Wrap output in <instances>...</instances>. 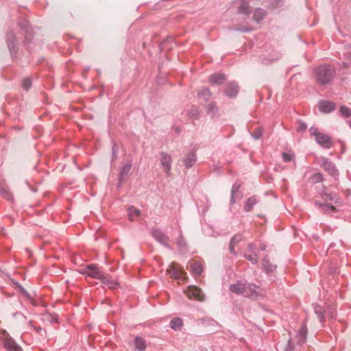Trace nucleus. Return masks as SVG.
<instances>
[{
    "mask_svg": "<svg viewBox=\"0 0 351 351\" xmlns=\"http://www.w3.org/2000/svg\"><path fill=\"white\" fill-rule=\"evenodd\" d=\"M21 293L25 295V292H27L24 288L21 287Z\"/></svg>",
    "mask_w": 351,
    "mask_h": 351,
    "instance_id": "51",
    "label": "nucleus"
},
{
    "mask_svg": "<svg viewBox=\"0 0 351 351\" xmlns=\"http://www.w3.org/2000/svg\"><path fill=\"white\" fill-rule=\"evenodd\" d=\"M259 202V199L257 196L253 195L250 197L245 202V204L243 207V210L245 212H250L252 210L254 205H256Z\"/></svg>",
    "mask_w": 351,
    "mask_h": 351,
    "instance_id": "22",
    "label": "nucleus"
},
{
    "mask_svg": "<svg viewBox=\"0 0 351 351\" xmlns=\"http://www.w3.org/2000/svg\"><path fill=\"white\" fill-rule=\"evenodd\" d=\"M112 156H113L112 160L114 161L117 158V155L116 151H115V145H114L112 147Z\"/></svg>",
    "mask_w": 351,
    "mask_h": 351,
    "instance_id": "47",
    "label": "nucleus"
},
{
    "mask_svg": "<svg viewBox=\"0 0 351 351\" xmlns=\"http://www.w3.org/2000/svg\"><path fill=\"white\" fill-rule=\"evenodd\" d=\"M318 108L323 113H330L336 108V104L331 101L320 100L318 103Z\"/></svg>",
    "mask_w": 351,
    "mask_h": 351,
    "instance_id": "12",
    "label": "nucleus"
},
{
    "mask_svg": "<svg viewBox=\"0 0 351 351\" xmlns=\"http://www.w3.org/2000/svg\"><path fill=\"white\" fill-rule=\"evenodd\" d=\"M4 192H5V189H2V190L0 191V193H4Z\"/></svg>",
    "mask_w": 351,
    "mask_h": 351,
    "instance_id": "56",
    "label": "nucleus"
},
{
    "mask_svg": "<svg viewBox=\"0 0 351 351\" xmlns=\"http://www.w3.org/2000/svg\"><path fill=\"white\" fill-rule=\"evenodd\" d=\"M239 85L236 82H230L225 88V95L230 98H235L239 93Z\"/></svg>",
    "mask_w": 351,
    "mask_h": 351,
    "instance_id": "13",
    "label": "nucleus"
},
{
    "mask_svg": "<svg viewBox=\"0 0 351 351\" xmlns=\"http://www.w3.org/2000/svg\"><path fill=\"white\" fill-rule=\"evenodd\" d=\"M43 320L50 324L56 323L58 321V316L55 313H45L42 315Z\"/></svg>",
    "mask_w": 351,
    "mask_h": 351,
    "instance_id": "28",
    "label": "nucleus"
},
{
    "mask_svg": "<svg viewBox=\"0 0 351 351\" xmlns=\"http://www.w3.org/2000/svg\"><path fill=\"white\" fill-rule=\"evenodd\" d=\"M19 27V33L24 36V44L29 49L30 44L34 36V32L30 25L29 21L25 19H21L18 22Z\"/></svg>",
    "mask_w": 351,
    "mask_h": 351,
    "instance_id": "3",
    "label": "nucleus"
},
{
    "mask_svg": "<svg viewBox=\"0 0 351 351\" xmlns=\"http://www.w3.org/2000/svg\"><path fill=\"white\" fill-rule=\"evenodd\" d=\"M248 0H240V5L238 8V12L241 14L248 15L251 13V8L249 5Z\"/></svg>",
    "mask_w": 351,
    "mask_h": 351,
    "instance_id": "21",
    "label": "nucleus"
},
{
    "mask_svg": "<svg viewBox=\"0 0 351 351\" xmlns=\"http://www.w3.org/2000/svg\"><path fill=\"white\" fill-rule=\"evenodd\" d=\"M282 157L283 161L285 162H287L291 161L293 160L294 156L289 153L282 152Z\"/></svg>",
    "mask_w": 351,
    "mask_h": 351,
    "instance_id": "41",
    "label": "nucleus"
},
{
    "mask_svg": "<svg viewBox=\"0 0 351 351\" xmlns=\"http://www.w3.org/2000/svg\"><path fill=\"white\" fill-rule=\"evenodd\" d=\"M229 289L234 293L254 300L264 299L267 295L266 288L247 280H238L236 283L230 285Z\"/></svg>",
    "mask_w": 351,
    "mask_h": 351,
    "instance_id": "1",
    "label": "nucleus"
},
{
    "mask_svg": "<svg viewBox=\"0 0 351 351\" xmlns=\"http://www.w3.org/2000/svg\"><path fill=\"white\" fill-rule=\"evenodd\" d=\"M263 128L261 126H258L256 128L253 132H251L252 136L256 139H260L263 135Z\"/></svg>",
    "mask_w": 351,
    "mask_h": 351,
    "instance_id": "38",
    "label": "nucleus"
},
{
    "mask_svg": "<svg viewBox=\"0 0 351 351\" xmlns=\"http://www.w3.org/2000/svg\"><path fill=\"white\" fill-rule=\"evenodd\" d=\"M134 343L135 348L138 351H145L146 349V341L145 340L140 337L136 336L134 339Z\"/></svg>",
    "mask_w": 351,
    "mask_h": 351,
    "instance_id": "24",
    "label": "nucleus"
},
{
    "mask_svg": "<svg viewBox=\"0 0 351 351\" xmlns=\"http://www.w3.org/2000/svg\"><path fill=\"white\" fill-rule=\"evenodd\" d=\"M320 167L324 169L330 176L337 178L339 175V171L336 167V165L329 158L322 156L319 158Z\"/></svg>",
    "mask_w": 351,
    "mask_h": 351,
    "instance_id": "5",
    "label": "nucleus"
},
{
    "mask_svg": "<svg viewBox=\"0 0 351 351\" xmlns=\"http://www.w3.org/2000/svg\"><path fill=\"white\" fill-rule=\"evenodd\" d=\"M266 12L262 8H256L254 11L253 19L256 23H259L265 17Z\"/></svg>",
    "mask_w": 351,
    "mask_h": 351,
    "instance_id": "26",
    "label": "nucleus"
},
{
    "mask_svg": "<svg viewBox=\"0 0 351 351\" xmlns=\"http://www.w3.org/2000/svg\"><path fill=\"white\" fill-rule=\"evenodd\" d=\"M348 123H349V125H350V127L351 128V119L348 121Z\"/></svg>",
    "mask_w": 351,
    "mask_h": 351,
    "instance_id": "55",
    "label": "nucleus"
},
{
    "mask_svg": "<svg viewBox=\"0 0 351 351\" xmlns=\"http://www.w3.org/2000/svg\"><path fill=\"white\" fill-rule=\"evenodd\" d=\"M21 293L25 295V292H27L24 288L21 287Z\"/></svg>",
    "mask_w": 351,
    "mask_h": 351,
    "instance_id": "50",
    "label": "nucleus"
},
{
    "mask_svg": "<svg viewBox=\"0 0 351 351\" xmlns=\"http://www.w3.org/2000/svg\"><path fill=\"white\" fill-rule=\"evenodd\" d=\"M186 294L189 299L197 301H204V295L202 291L196 286H189Z\"/></svg>",
    "mask_w": 351,
    "mask_h": 351,
    "instance_id": "9",
    "label": "nucleus"
},
{
    "mask_svg": "<svg viewBox=\"0 0 351 351\" xmlns=\"http://www.w3.org/2000/svg\"><path fill=\"white\" fill-rule=\"evenodd\" d=\"M29 325L32 326L37 332H40L42 330V328L34 325L32 321L29 322Z\"/></svg>",
    "mask_w": 351,
    "mask_h": 351,
    "instance_id": "44",
    "label": "nucleus"
},
{
    "mask_svg": "<svg viewBox=\"0 0 351 351\" xmlns=\"http://www.w3.org/2000/svg\"><path fill=\"white\" fill-rule=\"evenodd\" d=\"M84 274L96 279H104L105 278L101 269L95 264L87 265Z\"/></svg>",
    "mask_w": 351,
    "mask_h": 351,
    "instance_id": "7",
    "label": "nucleus"
},
{
    "mask_svg": "<svg viewBox=\"0 0 351 351\" xmlns=\"http://www.w3.org/2000/svg\"><path fill=\"white\" fill-rule=\"evenodd\" d=\"M243 257L254 265H256L258 262V256L256 253H245Z\"/></svg>",
    "mask_w": 351,
    "mask_h": 351,
    "instance_id": "35",
    "label": "nucleus"
},
{
    "mask_svg": "<svg viewBox=\"0 0 351 351\" xmlns=\"http://www.w3.org/2000/svg\"><path fill=\"white\" fill-rule=\"evenodd\" d=\"M211 96L210 90L208 88H203L198 92V97L204 101H207Z\"/></svg>",
    "mask_w": 351,
    "mask_h": 351,
    "instance_id": "30",
    "label": "nucleus"
},
{
    "mask_svg": "<svg viewBox=\"0 0 351 351\" xmlns=\"http://www.w3.org/2000/svg\"><path fill=\"white\" fill-rule=\"evenodd\" d=\"M274 60H269V59H264L262 60V62L264 64H267L268 63H271V62H273Z\"/></svg>",
    "mask_w": 351,
    "mask_h": 351,
    "instance_id": "48",
    "label": "nucleus"
},
{
    "mask_svg": "<svg viewBox=\"0 0 351 351\" xmlns=\"http://www.w3.org/2000/svg\"><path fill=\"white\" fill-rule=\"evenodd\" d=\"M24 295H25V298H27L28 299L30 298V295H29V293L28 292H25Z\"/></svg>",
    "mask_w": 351,
    "mask_h": 351,
    "instance_id": "53",
    "label": "nucleus"
},
{
    "mask_svg": "<svg viewBox=\"0 0 351 351\" xmlns=\"http://www.w3.org/2000/svg\"><path fill=\"white\" fill-rule=\"evenodd\" d=\"M262 267H263V271L267 275L270 274L271 273H273L277 269V265L271 263L270 261L267 258V256L263 259Z\"/></svg>",
    "mask_w": 351,
    "mask_h": 351,
    "instance_id": "20",
    "label": "nucleus"
},
{
    "mask_svg": "<svg viewBox=\"0 0 351 351\" xmlns=\"http://www.w3.org/2000/svg\"><path fill=\"white\" fill-rule=\"evenodd\" d=\"M309 131L311 132V134L315 137V138L321 133L318 131V129L314 126L311 127Z\"/></svg>",
    "mask_w": 351,
    "mask_h": 351,
    "instance_id": "43",
    "label": "nucleus"
},
{
    "mask_svg": "<svg viewBox=\"0 0 351 351\" xmlns=\"http://www.w3.org/2000/svg\"><path fill=\"white\" fill-rule=\"evenodd\" d=\"M21 85H22L23 88L25 91H28L32 86V80L31 77H24L21 81Z\"/></svg>",
    "mask_w": 351,
    "mask_h": 351,
    "instance_id": "37",
    "label": "nucleus"
},
{
    "mask_svg": "<svg viewBox=\"0 0 351 351\" xmlns=\"http://www.w3.org/2000/svg\"><path fill=\"white\" fill-rule=\"evenodd\" d=\"M254 248V244L253 243H249L247 246V250L248 253H254L253 252V250Z\"/></svg>",
    "mask_w": 351,
    "mask_h": 351,
    "instance_id": "46",
    "label": "nucleus"
},
{
    "mask_svg": "<svg viewBox=\"0 0 351 351\" xmlns=\"http://www.w3.org/2000/svg\"><path fill=\"white\" fill-rule=\"evenodd\" d=\"M241 30L243 32H249L250 31V29L248 28L242 29Z\"/></svg>",
    "mask_w": 351,
    "mask_h": 351,
    "instance_id": "52",
    "label": "nucleus"
},
{
    "mask_svg": "<svg viewBox=\"0 0 351 351\" xmlns=\"http://www.w3.org/2000/svg\"><path fill=\"white\" fill-rule=\"evenodd\" d=\"M266 248H267V245H266L265 243H261V244L260 245L259 249H260L261 251H265V250H266Z\"/></svg>",
    "mask_w": 351,
    "mask_h": 351,
    "instance_id": "49",
    "label": "nucleus"
},
{
    "mask_svg": "<svg viewBox=\"0 0 351 351\" xmlns=\"http://www.w3.org/2000/svg\"><path fill=\"white\" fill-rule=\"evenodd\" d=\"M234 244L230 242V245H229V250H230V252L231 254H232L233 255H237V253L234 250Z\"/></svg>",
    "mask_w": 351,
    "mask_h": 351,
    "instance_id": "45",
    "label": "nucleus"
},
{
    "mask_svg": "<svg viewBox=\"0 0 351 351\" xmlns=\"http://www.w3.org/2000/svg\"><path fill=\"white\" fill-rule=\"evenodd\" d=\"M132 166V161H129L127 164L123 165L119 173L118 176V184L117 187L119 188L121 186L122 183L125 181V179L126 176H128V173L130 172L131 167Z\"/></svg>",
    "mask_w": 351,
    "mask_h": 351,
    "instance_id": "14",
    "label": "nucleus"
},
{
    "mask_svg": "<svg viewBox=\"0 0 351 351\" xmlns=\"http://www.w3.org/2000/svg\"><path fill=\"white\" fill-rule=\"evenodd\" d=\"M315 205L321 212L325 214H331L337 211V208L330 204L322 203L317 201L315 202Z\"/></svg>",
    "mask_w": 351,
    "mask_h": 351,
    "instance_id": "16",
    "label": "nucleus"
},
{
    "mask_svg": "<svg viewBox=\"0 0 351 351\" xmlns=\"http://www.w3.org/2000/svg\"><path fill=\"white\" fill-rule=\"evenodd\" d=\"M140 214L141 211L138 209L135 208L134 206H130L128 208V219L130 221L134 220V215L136 217H138L140 216Z\"/></svg>",
    "mask_w": 351,
    "mask_h": 351,
    "instance_id": "36",
    "label": "nucleus"
},
{
    "mask_svg": "<svg viewBox=\"0 0 351 351\" xmlns=\"http://www.w3.org/2000/svg\"><path fill=\"white\" fill-rule=\"evenodd\" d=\"M339 112L341 114L346 118L351 117V110L346 106H341L339 108Z\"/></svg>",
    "mask_w": 351,
    "mask_h": 351,
    "instance_id": "39",
    "label": "nucleus"
},
{
    "mask_svg": "<svg viewBox=\"0 0 351 351\" xmlns=\"http://www.w3.org/2000/svg\"><path fill=\"white\" fill-rule=\"evenodd\" d=\"M190 266L192 272L196 276L200 275L203 271L202 265L199 262L191 263Z\"/></svg>",
    "mask_w": 351,
    "mask_h": 351,
    "instance_id": "33",
    "label": "nucleus"
},
{
    "mask_svg": "<svg viewBox=\"0 0 351 351\" xmlns=\"http://www.w3.org/2000/svg\"><path fill=\"white\" fill-rule=\"evenodd\" d=\"M322 198L325 201H331L333 202L336 204H339L341 203L340 197L337 195H332V193H328L326 192H324L321 193Z\"/></svg>",
    "mask_w": 351,
    "mask_h": 351,
    "instance_id": "25",
    "label": "nucleus"
},
{
    "mask_svg": "<svg viewBox=\"0 0 351 351\" xmlns=\"http://www.w3.org/2000/svg\"><path fill=\"white\" fill-rule=\"evenodd\" d=\"M197 161L196 149L194 148L182 160L186 168L189 169L193 166Z\"/></svg>",
    "mask_w": 351,
    "mask_h": 351,
    "instance_id": "15",
    "label": "nucleus"
},
{
    "mask_svg": "<svg viewBox=\"0 0 351 351\" xmlns=\"http://www.w3.org/2000/svg\"><path fill=\"white\" fill-rule=\"evenodd\" d=\"M306 129H307L306 123L303 122L301 120H299L298 121V128H297V131L300 132L305 131Z\"/></svg>",
    "mask_w": 351,
    "mask_h": 351,
    "instance_id": "42",
    "label": "nucleus"
},
{
    "mask_svg": "<svg viewBox=\"0 0 351 351\" xmlns=\"http://www.w3.org/2000/svg\"><path fill=\"white\" fill-rule=\"evenodd\" d=\"M243 239V234H236L235 235H234L231 239H230V241L231 243H234V245H236L237 243H239L241 241H242Z\"/></svg>",
    "mask_w": 351,
    "mask_h": 351,
    "instance_id": "40",
    "label": "nucleus"
},
{
    "mask_svg": "<svg viewBox=\"0 0 351 351\" xmlns=\"http://www.w3.org/2000/svg\"><path fill=\"white\" fill-rule=\"evenodd\" d=\"M316 143L324 149H330L333 146L332 138L326 134L320 133L315 138Z\"/></svg>",
    "mask_w": 351,
    "mask_h": 351,
    "instance_id": "10",
    "label": "nucleus"
},
{
    "mask_svg": "<svg viewBox=\"0 0 351 351\" xmlns=\"http://www.w3.org/2000/svg\"><path fill=\"white\" fill-rule=\"evenodd\" d=\"M219 111L217 106H216L215 102H212L207 106V114H209L211 117H215Z\"/></svg>",
    "mask_w": 351,
    "mask_h": 351,
    "instance_id": "34",
    "label": "nucleus"
},
{
    "mask_svg": "<svg viewBox=\"0 0 351 351\" xmlns=\"http://www.w3.org/2000/svg\"><path fill=\"white\" fill-rule=\"evenodd\" d=\"M169 326L176 331L180 330L183 326L182 319L179 317H173L169 322Z\"/></svg>",
    "mask_w": 351,
    "mask_h": 351,
    "instance_id": "23",
    "label": "nucleus"
},
{
    "mask_svg": "<svg viewBox=\"0 0 351 351\" xmlns=\"http://www.w3.org/2000/svg\"><path fill=\"white\" fill-rule=\"evenodd\" d=\"M2 335L3 346L8 351H22L20 346L16 343L6 330H3Z\"/></svg>",
    "mask_w": 351,
    "mask_h": 351,
    "instance_id": "6",
    "label": "nucleus"
},
{
    "mask_svg": "<svg viewBox=\"0 0 351 351\" xmlns=\"http://www.w3.org/2000/svg\"><path fill=\"white\" fill-rule=\"evenodd\" d=\"M167 272L169 273L171 278H173L177 280H182L185 275V273L179 269L175 265V264L171 265L169 267V269H167Z\"/></svg>",
    "mask_w": 351,
    "mask_h": 351,
    "instance_id": "17",
    "label": "nucleus"
},
{
    "mask_svg": "<svg viewBox=\"0 0 351 351\" xmlns=\"http://www.w3.org/2000/svg\"><path fill=\"white\" fill-rule=\"evenodd\" d=\"M176 244L180 252L184 253L187 251V244L181 232L177 240Z\"/></svg>",
    "mask_w": 351,
    "mask_h": 351,
    "instance_id": "29",
    "label": "nucleus"
},
{
    "mask_svg": "<svg viewBox=\"0 0 351 351\" xmlns=\"http://www.w3.org/2000/svg\"><path fill=\"white\" fill-rule=\"evenodd\" d=\"M324 180V175L321 172L314 173L308 178V182L311 184L322 182Z\"/></svg>",
    "mask_w": 351,
    "mask_h": 351,
    "instance_id": "27",
    "label": "nucleus"
},
{
    "mask_svg": "<svg viewBox=\"0 0 351 351\" xmlns=\"http://www.w3.org/2000/svg\"><path fill=\"white\" fill-rule=\"evenodd\" d=\"M226 80V75L221 73H215L213 75H210L208 78L210 83L217 85L223 84Z\"/></svg>",
    "mask_w": 351,
    "mask_h": 351,
    "instance_id": "19",
    "label": "nucleus"
},
{
    "mask_svg": "<svg viewBox=\"0 0 351 351\" xmlns=\"http://www.w3.org/2000/svg\"><path fill=\"white\" fill-rule=\"evenodd\" d=\"M335 75V69L329 64H321L314 69L315 82L319 86H324L330 84Z\"/></svg>",
    "mask_w": 351,
    "mask_h": 351,
    "instance_id": "2",
    "label": "nucleus"
},
{
    "mask_svg": "<svg viewBox=\"0 0 351 351\" xmlns=\"http://www.w3.org/2000/svg\"><path fill=\"white\" fill-rule=\"evenodd\" d=\"M314 310L315 314L317 315L319 322L323 324L326 321V310L324 306L319 305L318 304H312Z\"/></svg>",
    "mask_w": 351,
    "mask_h": 351,
    "instance_id": "18",
    "label": "nucleus"
},
{
    "mask_svg": "<svg viewBox=\"0 0 351 351\" xmlns=\"http://www.w3.org/2000/svg\"><path fill=\"white\" fill-rule=\"evenodd\" d=\"M307 327H306V325L305 324H304L302 327L300 328L298 334H297V337L299 339V341L300 343H303L305 340H306V334H307Z\"/></svg>",
    "mask_w": 351,
    "mask_h": 351,
    "instance_id": "31",
    "label": "nucleus"
},
{
    "mask_svg": "<svg viewBox=\"0 0 351 351\" xmlns=\"http://www.w3.org/2000/svg\"><path fill=\"white\" fill-rule=\"evenodd\" d=\"M160 163L163 169V171L167 176L170 175L171 169L172 158L171 156L164 152L160 153Z\"/></svg>",
    "mask_w": 351,
    "mask_h": 351,
    "instance_id": "11",
    "label": "nucleus"
},
{
    "mask_svg": "<svg viewBox=\"0 0 351 351\" xmlns=\"http://www.w3.org/2000/svg\"><path fill=\"white\" fill-rule=\"evenodd\" d=\"M175 131H176V133H178H178H180V128H179V127H176V128H175Z\"/></svg>",
    "mask_w": 351,
    "mask_h": 351,
    "instance_id": "54",
    "label": "nucleus"
},
{
    "mask_svg": "<svg viewBox=\"0 0 351 351\" xmlns=\"http://www.w3.org/2000/svg\"><path fill=\"white\" fill-rule=\"evenodd\" d=\"M151 234L156 241L164 245L165 247L171 249V247L168 243L169 239L162 230L159 229H153Z\"/></svg>",
    "mask_w": 351,
    "mask_h": 351,
    "instance_id": "8",
    "label": "nucleus"
},
{
    "mask_svg": "<svg viewBox=\"0 0 351 351\" xmlns=\"http://www.w3.org/2000/svg\"><path fill=\"white\" fill-rule=\"evenodd\" d=\"M241 185L237 183H234L231 189V195H230V205L232 206L236 203L235 194L239 191Z\"/></svg>",
    "mask_w": 351,
    "mask_h": 351,
    "instance_id": "32",
    "label": "nucleus"
},
{
    "mask_svg": "<svg viewBox=\"0 0 351 351\" xmlns=\"http://www.w3.org/2000/svg\"><path fill=\"white\" fill-rule=\"evenodd\" d=\"M5 40L12 59L19 58L20 57L19 42L15 34L12 31L8 32Z\"/></svg>",
    "mask_w": 351,
    "mask_h": 351,
    "instance_id": "4",
    "label": "nucleus"
}]
</instances>
